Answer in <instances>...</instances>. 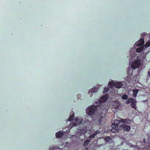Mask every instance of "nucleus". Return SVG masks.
<instances>
[{
    "instance_id": "nucleus-32",
    "label": "nucleus",
    "mask_w": 150,
    "mask_h": 150,
    "mask_svg": "<svg viewBox=\"0 0 150 150\" xmlns=\"http://www.w3.org/2000/svg\"><path fill=\"white\" fill-rule=\"evenodd\" d=\"M84 150H88V148H84Z\"/></svg>"
},
{
    "instance_id": "nucleus-14",
    "label": "nucleus",
    "mask_w": 150,
    "mask_h": 150,
    "mask_svg": "<svg viewBox=\"0 0 150 150\" xmlns=\"http://www.w3.org/2000/svg\"><path fill=\"white\" fill-rule=\"evenodd\" d=\"M130 106L133 109H136L137 108L136 103H132L130 105Z\"/></svg>"
},
{
    "instance_id": "nucleus-16",
    "label": "nucleus",
    "mask_w": 150,
    "mask_h": 150,
    "mask_svg": "<svg viewBox=\"0 0 150 150\" xmlns=\"http://www.w3.org/2000/svg\"><path fill=\"white\" fill-rule=\"evenodd\" d=\"M74 116V114L73 113L72 115H71L69 118L68 119V121H71L72 120L73 117Z\"/></svg>"
},
{
    "instance_id": "nucleus-31",
    "label": "nucleus",
    "mask_w": 150,
    "mask_h": 150,
    "mask_svg": "<svg viewBox=\"0 0 150 150\" xmlns=\"http://www.w3.org/2000/svg\"><path fill=\"white\" fill-rule=\"evenodd\" d=\"M148 74L149 76L150 77V71H148Z\"/></svg>"
},
{
    "instance_id": "nucleus-26",
    "label": "nucleus",
    "mask_w": 150,
    "mask_h": 150,
    "mask_svg": "<svg viewBox=\"0 0 150 150\" xmlns=\"http://www.w3.org/2000/svg\"><path fill=\"white\" fill-rule=\"evenodd\" d=\"M100 133V131L99 130H98L94 132V133L96 135L97 134Z\"/></svg>"
},
{
    "instance_id": "nucleus-18",
    "label": "nucleus",
    "mask_w": 150,
    "mask_h": 150,
    "mask_svg": "<svg viewBox=\"0 0 150 150\" xmlns=\"http://www.w3.org/2000/svg\"><path fill=\"white\" fill-rule=\"evenodd\" d=\"M125 123L128 125H130L131 123V120H130L126 119Z\"/></svg>"
},
{
    "instance_id": "nucleus-27",
    "label": "nucleus",
    "mask_w": 150,
    "mask_h": 150,
    "mask_svg": "<svg viewBox=\"0 0 150 150\" xmlns=\"http://www.w3.org/2000/svg\"><path fill=\"white\" fill-rule=\"evenodd\" d=\"M74 121L76 123H78L79 122V120L77 119V117L76 118H75Z\"/></svg>"
},
{
    "instance_id": "nucleus-7",
    "label": "nucleus",
    "mask_w": 150,
    "mask_h": 150,
    "mask_svg": "<svg viewBox=\"0 0 150 150\" xmlns=\"http://www.w3.org/2000/svg\"><path fill=\"white\" fill-rule=\"evenodd\" d=\"M144 43V40L143 38L140 39L135 44L137 47H140L143 45Z\"/></svg>"
},
{
    "instance_id": "nucleus-17",
    "label": "nucleus",
    "mask_w": 150,
    "mask_h": 150,
    "mask_svg": "<svg viewBox=\"0 0 150 150\" xmlns=\"http://www.w3.org/2000/svg\"><path fill=\"white\" fill-rule=\"evenodd\" d=\"M143 50V48L142 47L137 48L136 50L137 52L139 53L142 52Z\"/></svg>"
},
{
    "instance_id": "nucleus-1",
    "label": "nucleus",
    "mask_w": 150,
    "mask_h": 150,
    "mask_svg": "<svg viewBox=\"0 0 150 150\" xmlns=\"http://www.w3.org/2000/svg\"><path fill=\"white\" fill-rule=\"evenodd\" d=\"M108 98V95H105L101 97L98 100V103L97 105L99 107V109L100 111H103L104 112H106L108 111V108L105 105H103V106H101V103H105L107 100Z\"/></svg>"
},
{
    "instance_id": "nucleus-19",
    "label": "nucleus",
    "mask_w": 150,
    "mask_h": 150,
    "mask_svg": "<svg viewBox=\"0 0 150 150\" xmlns=\"http://www.w3.org/2000/svg\"><path fill=\"white\" fill-rule=\"evenodd\" d=\"M145 45V47H148L150 46V39Z\"/></svg>"
},
{
    "instance_id": "nucleus-12",
    "label": "nucleus",
    "mask_w": 150,
    "mask_h": 150,
    "mask_svg": "<svg viewBox=\"0 0 150 150\" xmlns=\"http://www.w3.org/2000/svg\"><path fill=\"white\" fill-rule=\"evenodd\" d=\"M126 120V119H120L119 120H117L116 121L117 122V123H118L119 124L120 122H122L123 123H125Z\"/></svg>"
},
{
    "instance_id": "nucleus-20",
    "label": "nucleus",
    "mask_w": 150,
    "mask_h": 150,
    "mask_svg": "<svg viewBox=\"0 0 150 150\" xmlns=\"http://www.w3.org/2000/svg\"><path fill=\"white\" fill-rule=\"evenodd\" d=\"M122 98L124 100H126L128 98L126 94H124L122 97Z\"/></svg>"
},
{
    "instance_id": "nucleus-4",
    "label": "nucleus",
    "mask_w": 150,
    "mask_h": 150,
    "mask_svg": "<svg viewBox=\"0 0 150 150\" xmlns=\"http://www.w3.org/2000/svg\"><path fill=\"white\" fill-rule=\"evenodd\" d=\"M108 85L111 87L112 86H114L116 88H120L122 87L123 84L122 82H115L111 81L109 83Z\"/></svg>"
},
{
    "instance_id": "nucleus-36",
    "label": "nucleus",
    "mask_w": 150,
    "mask_h": 150,
    "mask_svg": "<svg viewBox=\"0 0 150 150\" xmlns=\"http://www.w3.org/2000/svg\"><path fill=\"white\" fill-rule=\"evenodd\" d=\"M145 141V139H143V141H144V142Z\"/></svg>"
},
{
    "instance_id": "nucleus-22",
    "label": "nucleus",
    "mask_w": 150,
    "mask_h": 150,
    "mask_svg": "<svg viewBox=\"0 0 150 150\" xmlns=\"http://www.w3.org/2000/svg\"><path fill=\"white\" fill-rule=\"evenodd\" d=\"M53 150H62V149L60 148H59L58 147L56 146V147H53L52 148Z\"/></svg>"
},
{
    "instance_id": "nucleus-30",
    "label": "nucleus",
    "mask_w": 150,
    "mask_h": 150,
    "mask_svg": "<svg viewBox=\"0 0 150 150\" xmlns=\"http://www.w3.org/2000/svg\"><path fill=\"white\" fill-rule=\"evenodd\" d=\"M88 93H89V94H90V97H91L93 95V94H92L93 93H91V92H90V93H89V92Z\"/></svg>"
},
{
    "instance_id": "nucleus-6",
    "label": "nucleus",
    "mask_w": 150,
    "mask_h": 150,
    "mask_svg": "<svg viewBox=\"0 0 150 150\" xmlns=\"http://www.w3.org/2000/svg\"><path fill=\"white\" fill-rule=\"evenodd\" d=\"M121 130L122 129L124 131L128 132L131 129V127L125 124H121Z\"/></svg>"
},
{
    "instance_id": "nucleus-2",
    "label": "nucleus",
    "mask_w": 150,
    "mask_h": 150,
    "mask_svg": "<svg viewBox=\"0 0 150 150\" xmlns=\"http://www.w3.org/2000/svg\"><path fill=\"white\" fill-rule=\"evenodd\" d=\"M98 109H99V107L97 105L90 106L86 109V114L88 115L92 116L97 112Z\"/></svg>"
},
{
    "instance_id": "nucleus-5",
    "label": "nucleus",
    "mask_w": 150,
    "mask_h": 150,
    "mask_svg": "<svg viewBox=\"0 0 150 150\" xmlns=\"http://www.w3.org/2000/svg\"><path fill=\"white\" fill-rule=\"evenodd\" d=\"M119 124L117 123L116 124L114 123L112 124L111 125V127L112 128V132H119L120 130H121L120 128H121V125H119Z\"/></svg>"
},
{
    "instance_id": "nucleus-34",
    "label": "nucleus",
    "mask_w": 150,
    "mask_h": 150,
    "mask_svg": "<svg viewBox=\"0 0 150 150\" xmlns=\"http://www.w3.org/2000/svg\"><path fill=\"white\" fill-rule=\"evenodd\" d=\"M142 35L143 36V35H144V36H145V34L144 33H143Z\"/></svg>"
},
{
    "instance_id": "nucleus-8",
    "label": "nucleus",
    "mask_w": 150,
    "mask_h": 150,
    "mask_svg": "<svg viewBox=\"0 0 150 150\" xmlns=\"http://www.w3.org/2000/svg\"><path fill=\"white\" fill-rule=\"evenodd\" d=\"M105 140L107 144H110L112 142V140L109 137H107L105 139Z\"/></svg>"
},
{
    "instance_id": "nucleus-13",
    "label": "nucleus",
    "mask_w": 150,
    "mask_h": 150,
    "mask_svg": "<svg viewBox=\"0 0 150 150\" xmlns=\"http://www.w3.org/2000/svg\"><path fill=\"white\" fill-rule=\"evenodd\" d=\"M78 132H77L76 133V135H78L79 136H81L82 134H84L83 133V132H82L81 129H78Z\"/></svg>"
},
{
    "instance_id": "nucleus-21",
    "label": "nucleus",
    "mask_w": 150,
    "mask_h": 150,
    "mask_svg": "<svg viewBox=\"0 0 150 150\" xmlns=\"http://www.w3.org/2000/svg\"><path fill=\"white\" fill-rule=\"evenodd\" d=\"M109 90V88H104L103 92V93H106Z\"/></svg>"
},
{
    "instance_id": "nucleus-28",
    "label": "nucleus",
    "mask_w": 150,
    "mask_h": 150,
    "mask_svg": "<svg viewBox=\"0 0 150 150\" xmlns=\"http://www.w3.org/2000/svg\"><path fill=\"white\" fill-rule=\"evenodd\" d=\"M81 94H78L77 95V97H81Z\"/></svg>"
},
{
    "instance_id": "nucleus-3",
    "label": "nucleus",
    "mask_w": 150,
    "mask_h": 150,
    "mask_svg": "<svg viewBox=\"0 0 150 150\" xmlns=\"http://www.w3.org/2000/svg\"><path fill=\"white\" fill-rule=\"evenodd\" d=\"M138 57H137V59L133 62L131 65V67L134 69L138 68L141 65L143 58H138Z\"/></svg>"
},
{
    "instance_id": "nucleus-24",
    "label": "nucleus",
    "mask_w": 150,
    "mask_h": 150,
    "mask_svg": "<svg viewBox=\"0 0 150 150\" xmlns=\"http://www.w3.org/2000/svg\"><path fill=\"white\" fill-rule=\"evenodd\" d=\"M131 103H136V100L133 98H131L130 100Z\"/></svg>"
},
{
    "instance_id": "nucleus-9",
    "label": "nucleus",
    "mask_w": 150,
    "mask_h": 150,
    "mask_svg": "<svg viewBox=\"0 0 150 150\" xmlns=\"http://www.w3.org/2000/svg\"><path fill=\"white\" fill-rule=\"evenodd\" d=\"M63 133L61 131L58 132L56 134V136L57 138H60L63 136Z\"/></svg>"
},
{
    "instance_id": "nucleus-11",
    "label": "nucleus",
    "mask_w": 150,
    "mask_h": 150,
    "mask_svg": "<svg viewBox=\"0 0 150 150\" xmlns=\"http://www.w3.org/2000/svg\"><path fill=\"white\" fill-rule=\"evenodd\" d=\"M133 96L134 97H135L139 92V90L137 89H134L133 90Z\"/></svg>"
},
{
    "instance_id": "nucleus-10",
    "label": "nucleus",
    "mask_w": 150,
    "mask_h": 150,
    "mask_svg": "<svg viewBox=\"0 0 150 150\" xmlns=\"http://www.w3.org/2000/svg\"><path fill=\"white\" fill-rule=\"evenodd\" d=\"M98 88L96 87H94L93 88H92L89 90V93H90V92H91V93H96L98 91Z\"/></svg>"
},
{
    "instance_id": "nucleus-35",
    "label": "nucleus",
    "mask_w": 150,
    "mask_h": 150,
    "mask_svg": "<svg viewBox=\"0 0 150 150\" xmlns=\"http://www.w3.org/2000/svg\"><path fill=\"white\" fill-rule=\"evenodd\" d=\"M82 123V122L81 121H80V123L79 124L80 125V124H81Z\"/></svg>"
},
{
    "instance_id": "nucleus-29",
    "label": "nucleus",
    "mask_w": 150,
    "mask_h": 150,
    "mask_svg": "<svg viewBox=\"0 0 150 150\" xmlns=\"http://www.w3.org/2000/svg\"><path fill=\"white\" fill-rule=\"evenodd\" d=\"M101 119H99L98 120V123H100L101 122Z\"/></svg>"
},
{
    "instance_id": "nucleus-15",
    "label": "nucleus",
    "mask_w": 150,
    "mask_h": 150,
    "mask_svg": "<svg viewBox=\"0 0 150 150\" xmlns=\"http://www.w3.org/2000/svg\"><path fill=\"white\" fill-rule=\"evenodd\" d=\"M90 142V140H87L85 141L83 144V146L85 147L87 146L88 144H89Z\"/></svg>"
},
{
    "instance_id": "nucleus-23",
    "label": "nucleus",
    "mask_w": 150,
    "mask_h": 150,
    "mask_svg": "<svg viewBox=\"0 0 150 150\" xmlns=\"http://www.w3.org/2000/svg\"><path fill=\"white\" fill-rule=\"evenodd\" d=\"M96 135L94 133L93 134H92L90 136H89L88 137V138H93L95 137Z\"/></svg>"
},
{
    "instance_id": "nucleus-25",
    "label": "nucleus",
    "mask_w": 150,
    "mask_h": 150,
    "mask_svg": "<svg viewBox=\"0 0 150 150\" xmlns=\"http://www.w3.org/2000/svg\"><path fill=\"white\" fill-rule=\"evenodd\" d=\"M131 98L128 99L126 101V103L127 104H128L130 103H131Z\"/></svg>"
},
{
    "instance_id": "nucleus-33",
    "label": "nucleus",
    "mask_w": 150,
    "mask_h": 150,
    "mask_svg": "<svg viewBox=\"0 0 150 150\" xmlns=\"http://www.w3.org/2000/svg\"><path fill=\"white\" fill-rule=\"evenodd\" d=\"M149 40H150V33H149Z\"/></svg>"
}]
</instances>
